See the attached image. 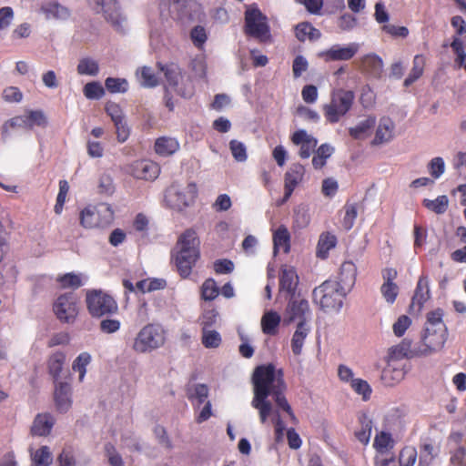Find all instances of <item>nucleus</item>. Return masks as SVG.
<instances>
[{"mask_svg": "<svg viewBox=\"0 0 466 466\" xmlns=\"http://www.w3.org/2000/svg\"><path fill=\"white\" fill-rule=\"evenodd\" d=\"M282 370H276L273 364L258 366L252 376L254 385V398L252 406L259 412V419L265 423L271 413V403L267 400L273 389L279 384V380H284Z\"/></svg>", "mask_w": 466, "mask_h": 466, "instance_id": "obj_1", "label": "nucleus"}, {"mask_svg": "<svg viewBox=\"0 0 466 466\" xmlns=\"http://www.w3.org/2000/svg\"><path fill=\"white\" fill-rule=\"evenodd\" d=\"M176 248L178 249L175 257L177 269L179 275L186 279L200 257L197 232L192 228L185 230L179 236Z\"/></svg>", "mask_w": 466, "mask_h": 466, "instance_id": "obj_2", "label": "nucleus"}, {"mask_svg": "<svg viewBox=\"0 0 466 466\" xmlns=\"http://www.w3.org/2000/svg\"><path fill=\"white\" fill-rule=\"evenodd\" d=\"M313 300L325 311H339L343 306L346 292L343 286L336 280L328 279L312 292Z\"/></svg>", "mask_w": 466, "mask_h": 466, "instance_id": "obj_3", "label": "nucleus"}, {"mask_svg": "<svg viewBox=\"0 0 466 466\" xmlns=\"http://www.w3.org/2000/svg\"><path fill=\"white\" fill-rule=\"evenodd\" d=\"M355 101V93L344 88L333 89L330 93V100L324 104L322 111L326 121L336 124L345 116L352 108Z\"/></svg>", "mask_w": 466, "mask_h": 466, "instance_id": "obj_4", "label": "nucleus"}, {"mask_svg": "<svg viewBox=\"0 0 466 466\" xmlns=\"http://www.w3.org/2000/svg\"><path fill=\"white\" fill-rule=\"evenodd\" d=\"M114 221V210L107 203L88 205L79 214L80 225L86 229L104 228Z\"/></svg>", "mask_w": 466, "mask_h": 466, "instance_id": "obj_5", "label": "nucleus"}, {"mask_svg": "<svg viewBox=\"0 0 466 466\" xmlns=\"http://www.w3.org/2000/svg\"><path fill=\"white\" fill-rule=\"evenodd\" d=\"M166 341V332L159 324L149 323L143 327L134 339L132 349L137 353L151 352L161 348Z\"/></svg>", "mask_w": 466, "mask_h": 466, "instance_id": "obj_6", "label": "nucleus"}, {"mask_svg": "<svg viewBox=\"0 0 466 466\" xmlns=\"http://www.w3.org/2000/svg\"><path fill=\"white\" fill-rule=\"evenodd\" d=\"M86 305L91 317L100 319L117 313L116 300L101 289H89L86 293Z\"/></svg>", "mask_w": 466, "mask_h": 466, "instance_id": "obj_7", "label": "nucleus"}, {"mask_svg": "<svg viewBox=\"0 0 466 466\" xmlns=\"http://www.w3.org/2000/svg\"><path fill=\"white\" fill-rule=\"evenodd\" d=\"M244 33L260 43H268L272 40L268 18L258 7L246 10Z\"/></svg>", "mask_w": 466, "mask_h": 466, "instance_id": "obj_8", "label": "nucleus"}, {"mask_svg": "<svg viewBox=\"0 0 466 466\" xmlns=\"http://www.w3.org/2000/svg\"><path fill=\"white\" fill-rule=\"evenodd\" d=\"M77 296L73 292L61 294L53 303V311L56 319L66 324L76 321L79 313Z\"/></svg>", "mask_w": 466, "mask_h": 466, "instance_id": "obj_9", "label": "nucleus"}, {"mask_svg": "<svg viewBox=\"0 0 466 466\" xmlns=\"http://www.w3.org/2000/svg\"><path fill=\"white\" fill-rule=\"evenodd\" d=\"M198 194L195 182H189L184 187L172 185L167 192V201L170 208L182 211L195 203Z\"/></svg>", "mask_w": 466, "mask_h": 466, "instance_id": "obj_10", "label": "nucleus"}, {"mask_svg": "<svg viewBox=\"0 0 466 466\" xmlns=\"http://www.w3.org/2000/svg\"><path fill=\"white\" fill-rule=\"evenodd\" d=\"M90 4L100 7L98 12L103 14L104 18L116 31H123L124 24L127 18L120 11L119 4L116 0H88Z\"/></svg>", "mask_w": 466, "mask_h": 466, "instance_id": "obj_11", "label": "nucleus"}, {"mask_svg": "<svg viewBox=\"0 0 466 466\" xmlns=\"http://www.w3.org/2000/svg\"><path fill=\"white\" fill-rule=\"evenodd\" d=\"M446 329H432L426 328L421 342L419 344L422 357L441 350L446 342Z\"/></svg>", "mask_w": 466, "mask_h": 466, "instance_id": "obj_12", "label": "nucleus"}, {"mask_svg": "<svg viewBox=\"0 0 466 466\" xmlns=\"http://www.w3.org/2000/svg\"><path fill=\"white\" fill-rule=\"evenodd\" d=\"M360 45L358 43H350L346 46L333 45L330 48L319 52L318 56L325 62L348 61L358 53Z\"/></svg>", "mask_w": 466, "mask_h": 466, "instance_id": "obj_13", "label": "nucleus"}, {"mask_svg": "<svg viewBox=\"0 0 466 466\" xmlns=\"http://www.w3.org/2000/svg\"><path fill=\"white\" fill-rule=\"evenodd\" d=\"M127 173L137 179L154 180L160 173V167L151 160H137L128 166Z\"/></svg>", "mask_w": 466, "mask_h": 466, "instance_id": "obj_14", "label": "nucleus"}, {"mask_svg": "<svg viewBox=\"0 0 466 466\" xmlns=\"http://www.w3.org/2000/svg\"><path fill=\"white\" fill-rule=\"evenodd\" d=\"M381 276L383 283L380 286V293L385 301L392 305L400 293V288L395 282L398 277V272L394 268H386L382 269Z\"/></svg>", "mask_w": 466, "mask_h": 466, "instance_id": "obj_15", "label": "nucleus"}, {"mask_svg": "<svg viewBox=\"0 0 466 466\" xmlns=\"http://www.w3.org/2000/svg\"><path fill=\"white\" fill-rule=\"evenodd\" d=\"M387 364L381 372V381L386 386H394L400 383L407 373L406 364L403 361L386 360Z\"/></svg>", "mask_w": 466, "mask_h": 466, "instance_id": "obj_16", "label": "nucleus"}, {"mask_svg": "<svg viewBox=\"0 0 466 466\" xmlns=\"http://www.w3.org/2000/svg\"><path fill=\"white\" fill-rule=\"evenodd\" d=\"M411 345L412 342L410 339H402L399 344L389 349L387 360L403 361L404 359L422 357L419 345L415 348H412Z\"/></svg>", "mask_w": 466, "mask_h": 466, "instance_id": "obj_17", "label": "nucleus"}, {"mask_svg": "<svg viewBox=\"0 0 466 466\" xmlns=\"http://www.w3.org/2000/svg\"><path fill=\"white\" fill-rule=\"evenodd\" d=\"M291 142L296 146H300L299 156L303 159L309 158L318 145L317 138L304 129L294 132L291 136Z\"/></svg>", "mask_w": 466, "mask_h": 466, "instance_id": "obj_18", "label": "nucleus"}, {"mask_svg": "<svg viewBox=\"0 0 466 466\" xmlns=\"http://www.w3.org/2000/svg\"><path fill=\"white\" fill-rule=\"evenodd\" d=\"M304 175L305 168L301 164L295 163L291 165L284 177L283 202L287 201L290 198L298 185L302 182Z\"/></svg>", "mask_w": 466, "mask_h": 466, "instance_id": "obj_19", "label": "nucleus"}, {"mask_svg": "<svg viewBox=\"0 0 466 466\" xmlns=\"http://www.w3.org/2000/svg\"><path fill=\"white\" fill-rule=\"evenodd\" d=\"M431 298V291L429 288V279L425 275H421L417 282L413 297L411 299L410 307L417 306L418 309H421L424 303Z\"/></svg>", "mask_w": 466, "mask_h": 466, "instance_id": "obj_20", "label": "nucleus"}, {"mask_svg": "<svg viewBox=\"0 0 466 466\" xmlns=\"http://www.w3.org/2000/svg\"><path fill=\"white\" fill-rule=\"evenodd\" d=\"M287 312L290 321L296 319L306 322V315L309 313V305L305 299H292L289 300Z\"/></svg>", "mask_w": 466, "mask_h": 466, "instance_id": "obj_21", "label": "nucleus"}, {"mask_svg": "<svg viewBox=\"0 0 466 466\" xmlns=\"http://www.w3.org/2000/svg\"><path fill=\"white\" fill-rule=\"evenodd\" d=\"M55 401L56 408L61 412L69 410L72 404L71 387L66 382H58L55 390Z\"/></svg>", "mask_w": 466, "mask_h": 466, "instance_id": "obj_22", "label": "nucleus"}, {"mask_svg": "<svg viewBox=\"0 0 466 466\" xmlns=\"http://www.w3.org/2000/svg\"><path fill=\"white\" fill-rule=\"evenodd\" d=\"M383 62L381 58L375 54L364 56L360 60V69L365 74L372 77H380L382 73Z\"/></svg>", "mask_w": 466, "mask_h": 466, "instance_id": "obj_23", "label": "nucleus"}, {"mask_svg": "<svg viewBox=\"0 0 466 466\" xmlns=\"http://www.w3.org/2000/svg\"><path fill=\"white\" fill-rule=\"evenodd\" d=\"M55 424V420L49 413L38 414L33 421L31 434L34 436H47Z\"/></svg>", "mask_w": 466, "mask_h": 466, "instance_id": "obj_24", "label": "nucleus"}, {"mask_svg": "<svg viewBox=\"0 0 466 466\" xmlns=\"http://www.w3.org/2000/svg\"><path fill=\"white\" fill-rule=\"evenodd\" d=\"M440 449L430 439L420 444L418 466H431L439 455Z\"/></svg>", "mask_w": 466, "mask_h": 466, "instance_id": "obj_25", "label": "nucleus"}, {"mask_svg": "<svg viewBox=\"0 0 466 466\" xmlns=\"http://www.w3.org/2000/svg\"><path fill=\"white\" fill-rule=\"evenodd\" d=\"M66 360V356L61 350H56L53 352L52 354L49 355L47 359L46 366L48 373L52 376L56 382L60 378Z\"/></svg>", "mask_w": 466, "mask_h": 466, "instance_id": "obj_26", "label": "nucleus"}, {"mask_svg": "<svg viewBox=\"0 0 466 466\" xmlns=\"http://www.w3.org/2000/svg\"><path fill=\"white\" fill-rule=\"evenodd\" d=\"M274 253L282 251L289 253L290 250V234L286 226L280 225L273 233Z\"/></svg>", "mask_w": 466, "mask_h": 466, "instance_id": "obj_27", "label": "nucleus"}, {"mask_svg": "<svg viewBox=\"0 0 466 466\" xmlns=\"http://www.w3.org/2000/svg\"><path fill=\"white\" fill-rule=\"evenodd\" d=\"M394 124L390 118H381L377 127L372 145L389 142L393 137Z\"/></svg>", "mask_w": 466, "mask_h": 466, "instance_id": "obj_28", "label": "nucleus"}, {"mask_svg": "<svg viewBox=\"0 0 466 466\" xmlns=\"http://www.w3.org/2000/svg\"><path fill=\"white\" fill-rule=\"evenodd\" d=\"M41 11L46 19L66 20L70 16V11L57 2L46 3L41 6Z\"/></svg>", "mask_w": 466, "mask_h": 466, "instance_id": "obj_29", "label": "nucleus"}, {"mask_svg": "<svg viewBox=\"0 0 466 466\" xmlns=\"http://www.w3.org/2000/svg\"><path fill=\"white\" fill-rule=\"evenodd\" d=\"M376 125V117L369 116L365 120L360 121L357 126L349 128L350 136L357 140L366 138Z\"/></svg>", "mask_w": 466, "mask_h": 466, "instance_id": "obj_30", "label": "nucleus"}, {"mask_svg": "<svg viewBox=\"0 0 466 466\" xmlns=\"http://www.w3.org/2000/svg\"><path fill=\"white\" fill-rule=\"evenodd\" d=\"M157 66L164 74L167 84L176 87L178 85V81L181 77V69L176 63L162 64L161 62L157 63Z\"/></svg>", "mask_w": 466, "mask_h": 466, "instance_id": "obj_31", "label": "nucleus"}, {"mask_svg": "<svg viewBox=\"0 0 466 466\" xmlns=\"http://www.w3.org/2000/svg\"><path fill=\"white\" fill-rule=\"evenodd\" d=\"M295 35L300 42H304L307 39L316 41L321 37V32L310 23L302 22L296 25Z\"/></svg>", "mask_w": 466, "mask_h": 466, "instance_id": "obj_32", "label": "nucleus"}, {"mask_svg": "<svg viewBox=\"0 0 466 466\" xmlns=\"http://www.w3.org/2000/svg\"><path fill=\"white\" fill-rule=\"evenodd\" d=\"M337 244V238L329 232H323L319 238L316 255L321 259H325L329 256L330 249L334 248Z\"/></svg>", "mask_w": 466, "mask_h": 466, "instance_id": "obj_33", "label": "nucleus"}, {"mask_svg": "<svg viewBox=\"0 0 466 466\" xmlns=\"http://www.w3.org/2000/svg\"><path fill=\"white\" fill-rule=\"evenodd\" d=\"M426 65V58L423 55H416L413 58L412 68L403 82V86L408 87L420 78L423 75Z\"/></svg>", "mask_w": 466, "mask_h": 466, "instance_id": "obj_34", "label": "nucleus"}, {"mask_svg": "<svg viewBox=\"0 0 466 466\" xmlns=\"http://www.w3.org/2000/svg\"><path fill=\"white\" fill-rule=\"evenodd\" d=\"M299 282V277L293 268L283 269L279 277V289L289 294H294Z\"/></svg>", "mask_w": 466, "mask_h": 466, "instance_id": "obj_35", "label": "nucleus"}, {"mask_svg": "<svg viewBox=\"0 0 466 466\" xmlns=\"http://www.w3.org/2000/svg\"><path fill=\"white\" fill-rule=\"evenodd\" d=\"M309 332L305 321H299L291 339V349L294 355H300L304 341Z\"/></svg>", "mask_w": 466, "mask_h": 466, "instance_id": "obj_36", "label": "nucleus"}, {"mask_svg": "<svg viewBox=\"0 0 466 466\" xmlns=\"http://www.w3.org/2000/svg\"><path fill=\"white\" fill-rule=\"evenodd\" d=\"M179 148V143L172 137H162L155 142V151L157 155L167 157L174 154Z\"/></svg>", "mask_w": 466, "mask_h": 466, "instance_id": "obj_37", "label": "nucleus"}, {"mask_svg": "<svg viewBox=\"0 0 466 466\" xmlns=\"http://www.w3.org/2000/svg\"><path fill=\"white\" fill-rule=\"evenodd\" d=\"M359 422L360 427L355 431V437L360 442L366 445L369 443L371 436L372 420L367 414L362 413L359 417Z\"/></svg>", "mask_w": 466, "mask_h": 466, "instance_id": "obj_38", "label": "nucleus"}, {"mask_svg": "<svg viewBox=\"0 0 466 466\" xmlns=\"http://www.w3.org/2000/svg\"><path fill=\"white\" fill-rule=\"evenodd\" d=\"M286 389L287 387L285 381L279 379V384L274 387L273 393H271V395H273L276 404L289 415H290L291 418H294L295 416L293 414L292 409L284 395Z\"/></svg>", "mask_w": 466, "mask_h": 466, "instance_id": "obj_39", "label": "nucleus"}, {"mask_svg": "<svg viewBox=\"0 0 466 466\" xmlns=\"http://www.w3.org/2000/svg\"><path fill=\"white\" fill-rule=\"evenodd\" d=\"M279 323L280 316L275 311H268L261 319L262 331L267 335H275Z\"/></svg>", "mask_w": 466, "mask_h": 466, "instance_id": "obj_40", "label": "nucleus"}, {"mask_svg": "<svg viewBox=\"0 0 466 466\" xmlns=\"http://www.w3.org/2000/svg\"><path fill=\"white\" fill-rule=\"evenodd\" d=\"M394 440L389 432L381 431L374 439L373 447L378 453L383 455L394 447Z\"/></svg>", "mask_w": 466, "mask_h": 466, "instance_id": "obj_41", "label": "nucleus"}, {"mask_svg": "<svg viewBox=\"0 0 466 466\" xmlns=\"http://www.w3.org/2000/svg\"><path fill=\"white\" fill-rule=\"evenodd\" d=\"M31 460L34 466H50L53 462V454L48 446H41L31 452Z\"/></svg>", "mask_w": 466, "mask_h": 466, "instance_id": "obj_42", "label": "nucleus"}, {"mask_svg": "<svg viewBox=\"0 0 466 466\" xmlns=\"http://www.w3.org/2000/svg\"><path fill=\"white\" fill-rule=\"evenodd\" d=\"M357 275L356 266L351 261H345L340 266L339 283L342 285L352 286L355 283Z\"/></svg>", "mask_w": 466, "mask_h": 466, "instance_id": "obj_43", "label": "nucleus"}, {"mask_svg": "<svg viewBox=\"0 0 466 466\" xmlns=\"http://www.w3.org/2000/svg\"><path fill=\"white\" fill-rule=\"evenodd\" d=\"M422 205L435 214L441 215L447 211L449 207V198L446 195L439 196L433 200L425 198L422 201Z\"/></svg>", "mask_w": 466, "mask_h": 466, "instance_id": "obj_44", "label": "nucleus"}, {"mask_svg": "<svg viewBox=\"0 0 466 466\" xmlns=\"http://www.w3.org/2000/svg\"><path fill=\"white\" fill-rule=\"evenodd\" d=\"M334 148L328 144L320 145L315 152L312 158V166L316 169L322 168L327 162V159L332 155Z\"/></svg>", "mask_w": 466, "mask_h": 466, "instance_id": "obj_45", "label": "nucleus"}, {"mask_svg": "<svg viewBox=\"0 0 466 466\" xmlns=\"http://www.w3.org/2000/svg\"><path fill=\"white\" fill-rule=\"evenodd\" d=\"M76 71L81 76H95L99 72L98 63L90 57H85L79 60Z\"/></svg>", "mask_w": 466, "mask_h": 466, "instance_id": "obj_46", "label": "nucleus"}, {"mask_svg": "<svg viewBox=\"0 0 466 466\" xmlns=\"http://www.w3.org/2000/svg\"><path fill=\"white\" fill-rule=\"evenodd\" d=\"M137 75L139 77L141 85L145 87H154L158 85V77L149 66L141 67L137 70Z\"/></svg>", "mask_w": 466, "mask_h": 466, "instance_id": "obj_47", "label": "nucleus"}, {"mask_svg": "<svg viewBox=\"0 0 466 466\" xmlns=\"http://www.w3.org/2000/svg\"><path fill=\"white\" fill-rule=\"evenodd\" d=\"M57 282L64 289H76L83 285L82 277L80 274L73 272L66 273L57 278Z\"/></svg>", "mask_w": 466, "mask_h": 466, "instance_id": "obj_48", "label": "nucleus"}, {"mask_svg": "<svg viewBox=\"0 0 466 466\" xmlns=\"http://www.w3.org/2000/svg\"><path fill=\"white\" fill-rule=\"evenodd\" d=\"M343 208L345 215L342 219V225L346 230H350L353 228L355 219L358 216V204L347 201Z\"/></svg>", "mask_w": 466, "mask_h": 466, "instance_id": "obj_49", "label": "nucleus"}, {"mask_svg": "<svg viewBox=\"0 0 466 466\" xmlns=\"http://www.w3.org/2000/svg\"><path fill=\"white\" fill-rule=\"evenodd\" d=\"M91 362V355L88 352L80 353L73 361L72 369L79 373V380L83 381L86 373V366Z\"/></svg>", "mask_w": 466, "mask_h": 466, "instance_id": "obj_50", "label": "nucleus"}, {"mask_svg": "<svg viewBox=\"0 0 466 466\" xmlns=\"http://www.w3.org/2000/svg\"><path fill=\"white\" fill-rule=\"evenodd\" d=\"M418 458L417 451L412 446H405L400 451L399 464L400 466H414Z\"/></svg>", "mask_w": 466, "mask_h": 466, "instance_id": "obj_51", "label": "nucleus"}, {"mask_svg": "<svg viewBox=\"0 0 466 466\" xmlns=\"http://www.w3.org/2000/svg\"><path fill=\"white\" fill-rule=\"evenodd\" d=\"M105 86L112 94L126 93L128 89V83L125 78L107 77L105 81Z\"/></svg>", "mask_w": 466, "mask_h": 466, "instance_id": "obj_52", "label": "nucleus"}, {"mask_svg": "<svg viewBox=\"0 0 466 466\" xmlns=\"http://www.w3.org/2000/svg\"><path fill=\"white\" fill-rule=\"evenodd\" d=\"M27 129L35 126L46 127L47 124L46 117L41 110H30L25 115Z\"/></svg>", "mask_w": 466, "mask_h": 466, "instance_id": "obj_53", "label": "nucleus"}, {"mask_svg": "<svg viewBox=\"0 0 466 466\" xmlns=\"http://www.w3.org/2000/svg\"><path fill=\"white\" fill-rule=\"evenodd\" d=\"M218 294V287L213 279H208L203 282L201 286V297L204 300H213Z\"/></svg>", "mask_w": 466, "mask_h": 466, "instance_id": "obj_54", "label": "nucleus"}, {"mask_svg": "<svg viewBox=\"0 0 466 466\" xmlns=\"http://www.w3.org/2000/svg\"><path fill=\"white\" fill-rule=\"evenodd\" d=\"M187 396L188 400H197L198 404L204 403L208 396V388L206 384H197L193 390H187Z\"/></svg>", "mask_w": 466, "mask_h": 466, "instance_id": "obj_55", "label": "nucleus"}, {"mask_svg": "<svg viewBox=\"0 0 466 466\" xmlns=\"http://www.w3.org/2000/svg\"><path fill=\"white\" fill-rule=\"evenodd\" d=\"M452 51L456 55L455 63L459 67H463L466 72V54L463 48V43L459 37H454L451 44Z\"/></svg>", "mask_w": 466, "mask_h": 466, "instance_id": "obj_56", "label": "nucleus"}, {"mask_svg": "<svg viewBox=\"0 0 466 466\" xmlns=\"http://www.w3.org/2000/svg\"><path fill=\"white\" fill-rule=\"evenodd\" d=\"M221 343V337L216 330L202 329V344L208 348H218Z\"/></svg>", "mask_w": 466, "mask_h": 466, "instance_id": "obj_57", "label": "nucleus"}, {"mask_svg": "<svg viewBox=\"0 0 466 466\" xmlns=\"http://www.w3.org/2000/svg\"><path fill=\"white\" fill-rule=\"evenodd\" d=\"M350 386L357 394L362 396L364 400L370 399L372 390L366 380L362 379L351 380Z\"/></svg>", "mask_w": 466, "mask_h": 466, "instance_id": "obj_58", "label": "nucleus"}, {"mask_svg": "<svg viewBox=\"0 0 466 466\" xmlns=\"http://www.w3.org/2000/svg\"><path fill=\"white\" fill-rule=\"evenodd\" d=\"M68 191H69V186H68L67 181L60 180L59 181V192L57 194L56 205L54 207V211L56 214L59 215L62 213Z\"/></svg>", "mask_w": 466, "mask_h": 466, "instance_id": "obj_59", "label": "nucleus"}, {"mask_svg": "<svg viewBox=\"0 0 466 466\" xmlns=\"http://www.w3.org/2000/svg\"><path fill=\"white\" fill-rule=\"evenodd\" d=\"M83 92L85 96L88 99H99L105 94L103 86L98 82H90L86 84Z\"/></svg>", "mask_w": 466, "mask_h": 466, "instance_id": "obj_60", "label": "nucleus"}, {"mask_svg": "<svg viewBox=\"0 0 466 466\" xmlns=\"http://www.w3.org/2000/svg\"><path fill=\"white\" fill-rule=\"evenodd\" d=\"M98 193L101 195L110 196L115 191V186L112 177L107 174H103L98 181Z\"/></svg>", "mask_w": 466, "mask_h": 466, "instance_id": "obj_61", "label": "nucleus"}, {"mask_svg": "<svg viewBox=\"0 0 466 466\" xmlns=\"http://www.w3.org/2000/svg\"><path fill=\"white\" fill-rule=\"evenodd\" d=\"M105 453L111 466H124L121 455L116 451V447L112 443L105 445Z\"/></svg>", "mask_w": 466, "mask_h": 466, "instance_id": "obj_62", "label": "nucleus"}, {"mask_svg": "<svg viewBox=\"0 0 466 466\" xmlns=\"http://www.w3.org/2000/svg\"><path fill=\"white\" fill-rule=\"evenodd\" d=\"M229 148L231 150L233 157L238 161L243 162L247 159V150L246 147L242 142L238 140H231L229 142Z\"/></svg>", "mask_w": 466, "mask_h": 466, "instance_id": "obj_63", "label": "nucleus"}, {"mask_svg": "<svg viewBox=\"0 0 466 466\" xmlns=\"http://www.w3.org/2000/svg\"><path fill=\"white\" fill-rule=\"evenodd\" d=\"M410 325L411 319L410 317L407 315L400 316L392 326L394 335L397 337H402Z\"/></svg>", "mask_w": 466, "mask_h": 466, "instance_id": "obj_64", "label": "nucleus"}]
</instances>
